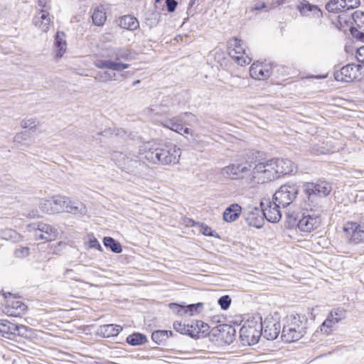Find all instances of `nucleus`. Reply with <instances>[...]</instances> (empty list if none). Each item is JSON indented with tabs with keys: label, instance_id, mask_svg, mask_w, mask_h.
<instances>
[{
	"label": "nucleus",
	"instance_id": "nucleus-37",
	"mask_svg": "<svg viewBox=\"0 0 364 364\" xmlns=\"http://www.w3.org/2000/svg\"><path fill=\"white\" fill-rule=\"evenodd\" d=\"M1 237L6 240L16 241L18 240L19 235L16 231L12 229H6L1 231Z\"/></svg>",
	"mask_w": 364,
	"mask_h": 364
},
{
	"label": "nucleus",
	"instance_id": "nucleus-23",
	"mask_svg": "<svg viewBox=\"0 0 364 364\" xmlns=\"http://www.w3.org/2000/svg\"><path fill=\"white\" fill-rule=\"evenodd\" d=\"M3 295L6 299L7 312L10 316L17 317L26 313L27 306L21 301L11 300V293H4Z\"/></svg>",
	"mask_w": 364,
	"mask_h": 364
},
{
	"label": "nucleus",
	"instance_id": "nucleus-58",
	"mask_svg": "<svg viewBox=\"0 0 364 364\" xmlns=\"http://www.w3.org/2000/svg\"><path fill=\"white\" fill-rule=\"evenodd\" d=\"M354 177L358 178L360 175H362L364 172L361 171H354Z\"/></svg>",
	"mask_w": 364,
	"mask_h": 364
},
{
	"label": "nucleus",
	"instance_id": "nucleus-24",
	"mask_svg": "<svg viewBox=\"0 0 364 364\" xmlns=\"http://www.w3.org/2000/svg\"><path fill=\"white\" fill-rule=\"evenodd\" d=\"M296 8L302 16H313L316 18H321L323 16L322 11L316 5L311 4L306 0L301 1Z\"/></svg>",
	"mask_w": 364,
	"mask_h": 364
},
{
	"label": "nucleus",
	"instance_id": "nucleus-35",
	"mask_svg": "<svg viewBox=\"0 0 364 364\" xmlns=\"http://www.w3.org/2000/svg\"><path fill=\"white\" fill-rule=\"evenodd\" d=\"M103 243L106 247L109 248L113 252L120 253L122 252L121 245L112 237H105Z\"/></svg>",
	"mask_w": 364,
	"mask_h": 364
},
{
	"label": "nucleus",
	"instance_id": "nucleus-22",
	"mask_svg": "<svg viewBox=\"0 0 364 364\" xmlns=\"http://www.w3.org/2000/svg\"><path fill=\"white\" fill-rule=\"evenodd\" d=\"M33 23L41 32H48L52 24L48 9L38 10L33 18Z\"/></svg>",
	"mask_w": 364,
	"mask_h": 364
},
{
	"label": "nucleus",
	"instance_id": "nucleus-48",
	"mask_svg": "<svg viewBox=\"0 0 364 364\" xmlns=\"http://www.w3.org/2000/svg\"><path fill=\"white\" fill-rule=\"evenodd\" d=\"M166 2L168 11L173 12L178 5V2L176 0H166Z\"/></svg>",
	"mask_w": 364,
	"mask_h": 364
},
{
	"label": "nucleus",
	"instance_id": "nucleus-27",
	"mask_svg": "<svg viewBox=\"0 0 364 364\" xmlns=\"http://www.w3.org/2000/svg\"><path fill=\"white\" fill-rule=\"evenodd\" d=\"M54 46L56 57H62L67 48V43L65 40V33L63 32H57L55 38Z\"/></svg>",
	"mask_w": 364,
	"mask_h": 364
},
{
	"label": "nucleus",
	"instance_id": "nucleus-50",
	"mask_svg": "<svg viewBox=\"0 0 364 364\" xmlns=\"http://www.w3.org/2000/svg\"><path fill=\"white\" fill-rule=\"evenodd\" d=\"M200 232L207 236H213V231L208 225H202L200 227Z\"/></svg>",
	"mask_w": 364,
	"mask_h": 364
},
{
	"label": "nucleus",
	"instance_id": "nucleus-47",
	"mask_svg": "<svg viewBox=\"0 0 364 364\" xmlns=\"http://www.w3.org/2000/svg\"><path fill=\"white\" fill-rule=\"evenodd\" d=\"M8 323H9L8 320H6V319L0 320V333L8 334V330L9 328L7 325Z\"/></svg>",
	"mask_w": 364,
	"mask_h": 364
},
{
	"label": "nucleus",
	"instance_id": "nucleus-32",
	"mask_svg": "<svg viewBox=\"0 0 364 364\" xmlns=\"http://www.w3.org/2000/svg\"><path fill=\"white\" fill-rule=\"evenodd\" d=\"M172 335V331H155L152 333L151 339L154 342L157 344H161L164 342L169 336Z\"/></svg>",
	"mask_w": 364,
	"mask_h": 364
},
{
	"label": "nucleus",
	"instance_id": "nucleus-5",
	"mask_svg": "<svg viewBox=\"0 0 364 364\" xmlns=\"http://www.w3.org/2000/svg\"><path fill=\"white\" fill-rule=\"evenodd\" d=\"M262 325L259 319L255 318L247 320L242 326L240 331V337L244 346H252L256 344L262 332Z\"/></svg>",
	"mask_w": 364,
	"mask_h": 364
},
{
	"label": "nucleus",
	"instance_id": "nucleus-16",
	"mask_svg": "<svg viewBox=\"0 0 364 364\" xmlns=\"http://www.w3.org/2000/svg\"><path fill=\"white\" fill-rule=\"evenodd\" d=\"M262 212L264 219L266 218L270 223H277L282 218V213L279 210L281 205L277 202L265 200L260 203Z\"/></svg>",
	"mask_w": 364,
	"mask_h": 364
},
{
	"label": "nucleus",
	"instance_id": "nucleus-45",
	"mask_svg": "<svg viewBox=\"0 0 364 364\" xmlns=\"http://www.w3.org/2000/svg\"><path fill=\"white\" fill-rule=\"evenodd\" d=\"M28 136L26 132H21L17 133L14 137V142L21 144L26 141Z\"/></svg>",
	"mask_w": 364,
	"mask_h": 364
},
{
	"label": "nucleus",
	"instance_id": "nucleus-53",
	"mask_svg": "<svg viewBox=\"0 0 364 364\" xmlns=\"http://www.w3.org/2000/svg\"><path fill=\"white\" fill-rule=\"evenodd\" d=\"M38 10L48 9L50 6H48V0H38Z\"/></svg>",
	"mask_w": 364,
	"mask_h": 364
},
{
	"label": "nucleus",
	"instance_id": "nucleus-2",
	"mask_svg": "<svg viewBox=\"0 0 364 364\" xmlns=\"http://www.w3.org/2000/svg\"><path fill=\"white\" fill-rule=\"evenodd\" d=\"M105 56L107 60L97 59L94 62L95 67L100 69H109L121 71L129 68V64L124 63L122 60L131 59V51L127 48H112L107 49Z\"/></svg>",
	"mask_w": 364,
	"mask_h": 364
},
{
	"label": "nucleus",
	"instance_id": "nucleus-3",
	"mask_svg": "<svg viewBox=\"0 0 364 364\" xmlns=\"http://www.w3.org/2000/svg\"><path fill=\"white\" fill-rule=\"evenodd\" d=\"M307 318L301 314H291L284 318L282 339L291 343L300 340L306 333Z\"/></svg>",
	"mask_w": 364,
	"mask_h": 364
},
{
	"label": "nucleus",
	"instance_id": "nucleus-44",
	"mask_svg": "<svg viewBox=\"0 0 364 364\" xmlns=\"http://www.w3.org/2000/svg\"><path fill=\"white\" fill-rule=\"evenodd\" d=\"M15 256L18 258H23L28 255L29 248L26 247H21L15 250Z\"/></svg>",
	"mask_w": 364,
	"mask_h": 364
},
{
	"label": "nucleus",
	"instance_id": "nucleus-18",
	"mask_svg": "<svg viewBox=\"0 0 364 364\" xmlns=\"http://www.w3.org/2000/svg\"><path fill=\"white\" fill-rule=\"evenodd\" d=\"M272 68L271 64L266 62L257 61L250 68V76L257 80H264L272 75Z\"/></svg>",
	"mask_w": 364,
	"mask_h": 364
},
{
	"label": "nucleus",
	"instance_id": "nucleus-15",
	"mask_svg": "<svg viewBox=\"0 0 364 364\" xmlns=\"http://www.w3.org/2000/svg\"><path fill=\"white\" fill-rule=\"evenodd\" d=\"M258 319L262 325V336L269 341L276 339L280 333V323L273 317H267L263 321L261 318Z\"/></svg>",
	"mask_w": 364,
	"mask_h": 364
},
{
	"label": "nucleus",
	"instance_id": "nucleus-21",
	"mask_svg": "<svg viewBox=\"0 0 364 364\" xmlns=\"http://www.w3.org/2000/svg\"><path fill=\"white\" fill-rule=\"evenodd\" d=\"M194 116L191 112H184L171 119H167L161 122V124L175 132L182 133V124H186V118H193Z\"/></svg>",
	"mask_w": 364,
	"mask_h": 364
},
{
	"label": "nucleus",
	"instance_id": "nucleus-12",
	"mask_svg": "<svg viewBox=\"0 0 364 364\" xmlns=\"http://www.w3.org/2000/svg\"><path fill=\"white\" fill-rule=\"evenodd\" d=\"M343 230L345 233V237L348 244L358 245L364 241V225L357 223H346Z\"/></svg>",
	"mask_w": 364,
	"mask_h": 364
},
{
	"label": "nucleus",
	"instance_id": "nucleus-34",
	"mask_svg": "<svg viewBox=\"0 0 364 364\" xmlns=\"http://www.w3.org/2000/svg\"><path fill=\"white\" fill-rule=\"evenodd\" d=\"M146 336L140 333H134L127 338V342L132 346L141 345L146 343Z\"/></svg>",
	"mask_w": 364,
	"mask_h": 364
},
{
	"label": "nucleus",
	"instance_id": "nucleus-43",
	"mask_svg": "<svg viewBox=\"0 0 364 364\" xmlns=\"http://www.w3.org/2000/svg\"><path fill=\"white\" fill-rule=\"evenodd\" d=\"M170 309L180 316L184 315L185 305H180L174 303L169 304Z\"/></svg>",
	"mask_w": 364,
	"mask_h": 364
},
{
	"label": "nucleus",
	"instance_id": "nucleus-52",
	"mask_svg": "<svg viewBox=\"0 0 364 364\" xmlns=\"http://www.w3.org/2000/svg\"><path fill=\"white\" fill-rule=\"evenodd\" d=\"M9 326L8 334L16 335V332L17 331L18 326L17 324L13 323L9 321L7 324Z\"/></svg>",
	"mask_w": 364,
	"mask_h": 364
},
{
	"label": "nucleus",
	"instance_id": "nucleus-4",
	"mask_svg": "<svg viewBox=\"0 0 364 364\" xmlns=\"http://www.w3.org/2000/svg\"><path fill=\"white\" fill-rule=\"evenodd\" d=\"M144 154L145 159L151 163L170 165L178 163L181 152L176 145L166 144L163 147L149 148Z\"/></svg>",
	"mask_w": 364,
	"mask_h": 364
},
{
	"label": "nucleus",
	"instance_id": "nucleus-20",
	"mask_svg": "<svg viewBox=\"0 0 364 364\" xmlns=\"http://www.w3.org/2000/svg\"><path fill=\"white\" fill-rule=\"evenodd\" d=\"M274 169L277 178L282 175L291 174L296 171L297 166L288 159H272Z\"/></svg>",
	"mask_w": 364,
	"mask_h": 364
},
{
	"label": "nucleus",
	"instance_id": "nucleus-30",
	"mask_svg": "<svg viewBox=\"0 0 364 364\" xmlns=\"http://www.w3.org/2000/svg\"><path fill=\"white\" fill-rule=\"evenodd\" d=\"M345 0H330L326 4V9L328 12L338 13L346 9Z\"/></svg>",
	"mask_w": 364,
	"mask_h": 364
},
{
	"label": "nucleus",
	"instance_id": "nucleus-51",
	"mask_svg": "<svg viewBox=\"0 0 364 364\" xmlns=\"http://www.w3.org/2000/svg\"><path fill=\"white\" fill-rule=\"evenodd\" d=\"M89 245L90 248H96L100 250H102V246L97 241L96 238L90 239L89 242Z\"/></svg>",
	"mask_w": 364,
	"mask_h": 364
},
{
	"label": "nucleus",
	"instance_id": "nucleus-62",
	"mask_svg": "<svg viewBox=\"0 0 364 364\" xmlns=\"http://www.w3.org/2000/svg\"><path fill=\"white\" fill-rule=\"evenodd\" d=\"M362 19V22L364 23V18H361Z\"/></svg>",
	"mask_w": 364,
	"mask_h": 364
},
{
	"label": "nucleus",
	"instance_id": "nucleus-25",
	"mask_svg": "<svg viewBox=\"0 0 364 364\" xmlns=\"http://www.w3.org/2000/svg\"><path fill=\"white\" fill-rule=\"evenodd\" d=\"M236 331L230 325H223L220 326L218 336L226 344H230L233 342L235 337Z\"/></svg>",
	"mask_w": 364,
	"mask_h": 364
},
{
	"label": "nucleus",
	"instance_id": "nucleus-17",
	"mask_svg": "<svg viewBox=\"0 0 364 364\" xmlns=\"http://www.w3.org/2000/svg\"><path fill=\"white\" fill-rule=\"evenodd\" d=\"M243 217L250 226L261 228L264 225V219L262 208L248 205L244 209Z\"/></svg>",
	"mask_w": 364,
	"mask_h": 364
},
{
	"label": "nucleus",
	"instance_id": "nucleus-28",
	"mask_svg": "<svg viewBox=\"0 0 364 364\" xmlns=\"http://www.w3.org/2000/svg\"><path fill=\"white\" fill-rule=\"evenodd\" d=\"M119 26L124 29L134 31L138 28L139 24L137 19L130 15L124 16L119 21Z\"/></svg>",
	"mask_w": 364,
	"mask_h": 364
},
{
	"label": "nucleus",
	"instance_id": "nucleus-54",
	"mask_svg": "<svg viewBox=\"0 0 364 364\" xmlns=\"http://www.w3.org/2000/svg\"><path fill=\"white\" fill-rule=\"evenodd\" d=\"M353 17L354 19H356V18H364V12H362V11H355L353 14Z\"/></svg>",
	"mask_w": 364,
	"mask_h": 364
},
{
	"label": "nucleus",
	"instance_id": "nucleus-31",
	"mask_svg": "<svg viewBox=\"0 0 364 364\" xmlns=\"http://www.w3.org/2000/svg\"><path fill=\"white\" fill-rule=\"evenodd\" d=\"M92 18L95 25L97 26L104 25L107 19L105 9L102 7H97L96 9H95L92 16Z\"/></svg>",
	"mask_w": 364,
	"mask_h": 364
},
{
	"label": "nucleus",
	"instance_id": "nucleus-26",
	"mask_svg": "<svg viewBox=\"0 0 364 364\" xmlns=\"http://www.w3.org/2000/svg\"><path fill=\"white\" fill-rule=\"evenodd\" d=\"M242 208L237 203H234L228 207L223 213V220L231 223L235 221L240 216Z\"/></svg>",
	"mask_w": 364,
	"mask_h": 364
},
{
	"label": "nucleus",
	"instance_id": "nucleus-29",
	"mask_svg": "<svg viewBox=\"0 0 364 364\" xmlns=\"http://www.w3.org/2000/svg\"><path fill=\"white\" fill-rule=\"evenodd\" d=\"M100 331L105 337L116 336L122 331V327L119 325L108 324L101 326Z\"/></svg>",
	"mask_w": 364,
	"mask_h": 364
},
{
	"label": "nucleus",
	"instance_id": "nucleus-14",
	"mask_svg": "<svg viewBox=\"0 0 364 364\" xmlns=\"http://www.w3.org/2000/svg\"><path fill=\"white\" fill-rule=\"evenodd\" d=\"M311 213L304 215L297 223V227L300 231L304 232H310L317 229L321 223V219L319 213L313 212V209L310 208Z\"/></svg>",
	"mask_w": 364,
	"mask_h": 364
},
{
	"label": "nucleus",
	"instance_id": "nucleus-61",
	"mask_svg": "<svg viewBox=\"0 0 364 364\" xmlns=\"http://www.w3.org/2000/svg\"><path fill=\"white\" fill-rule=\"evenodd\" d=\"M296 219L294 218V224L293 225H294L296 223Z\"/></svg>",
	"mask_w": 364,
	"mask_h": 364
},
{
	"label": "nucleus",
	"instance_id": "nucleus-57",
	"mask_svg": "<svg viewBox=\"0 0 364 364\" xmlns=\"http://www.w3.org/2000/svg\"><path fill=\"white\" fill-rule=\"evenodd\" d=\"M192 132L191 129H190L189 128H184L183 126L182 125V133H179L181 135H185V134H189Z\"/></svg>",
	"mask_w": 364,
	"mask_h": 364
},
{
	"label": "nucleus",
	"instance_id": "nucleus-36",
	"mask_svg": "<svg viewBox=\"0 0 364 364\" xmlns=\"http://www.w3.org/2000/svg\"><path fill=\"white\" fill-rule=\"evenodd\" d=\"M174 329L181 333V334H187L192 337L194 336V334L193 333L192 331V326H190L189 325H185L179 322H175L173 323Z\"/></svg>",
	"mask_w": 364,
	"mask_h": 364
},
{
	"label": "nucleus",
	"instance_id": "nucleus-56",
	"mask_svg": "<svg viewBox=\"0 0 364 364\" xmlns=\"http://www.w3.org/2000/svg\"><path fill=\"white\" fill-rule=\"evenodd\" d=\"M356 34H354L353 33V36L357 38L358 39H359L360 41L364 42V33H362V32H360L358 31H356Z\"/></svg>",
	"mask_w": 364,
	"mask_h": 364
},
{
	"label": "nucleus",
	"instance_id": "nucleus-42",
	"mask_svg": "<svg viewBox=\"0 0 364 364\" xmlns=\"http://www.w3.org/2000/svg\"><path fill=\"white\" fill-rule=\"evenodd\" d=\"M231 304V299L228 295L221 296L218 299V304L223 310H227Z\"/></svg>",
	"mask_w": 364,
	"mask_h": 364
},
{
	"label": "nucleus",
	"instance_id": "nucleus-38",
	"mask_svg": "<svg viewBox=\"0 0 364 364\" xmlns=\"http://www.w3.org/2000/svg\"><path fill=\"white\" fill-rule=\"evenodd\" d=\"M38 122L35 118L24 119L21 122V126L23 129L33 130L36 128Z\"/></svg>",
	"mask_w": 364,
	"mask_h": 364
},
{
	"label": "nucleus",
	"instance_id": "nucleus-60",
	"mask_svg": "<svg viewBox=\"0 0 364 364\" xmlns=\"http://www.w3.org/2000/svg\"><path fill=\"white\" fill-rule=\"evenodd\" d=\"M282 3H283V0H281L279 1V4H282Z\"/></svg>",
	"mask_w": 364,
	"mask_h": 364
},
{
	"label": "nucleus",
	"instance_id": "nucleus-41",
	"mask_svg": "<svg viewBox=\"0 0 364 364\" xmlns=\"http://www.w3.org/2000/svg\"><path fill=\"white\" fill-rule=\"evenodd\" d=\"M148 112L150 114H164L166 113V107L162 105H154L148 109Z\"/></svg>",
	"mask_w": 364,
	"mask_h": 364
},
{
	"label": "nucleus",
	"instance_id": "nucleus-19",
	"mask_svg": "<svg viewBox=\"0 0 364 364\" xmlns=\"http://www.w3.org/2000/svg\"><path fill=\"white\" fill-rule=\"evenodd\" d=\"M346 317V311L343 309H336L331 311L326 319L321 326V331L328 335L333 326Z\"/></svg>",
	"mask_w": 364,
	"mask_h": 364
},
{
	"label": "nucleus",
	"instance_id": "nucleus-6",
	"mask_svg": "<svg viewBox=\"0 0 364 364\" xmlns=\"http://www.w3.org/2000/svg\"><path fill=\"white\" fill-rule=\"evenodd\" d=\"M250 173L253 181L257 183H264L277 178L271 159L260 162L253 168L251 167Z\"/></svg>",
	"mask_w": 364,
	"mask_h": 364
},
{
	"label": "nucleus",
	"instance_id": "nucleus-11",
	"mask_svg": "<svg viewBox=\"0 0 364 364\" xmlns=\"http://www.w3.org/2000/svg\"><path fill=\"white\" fill-rule=\"evenodd\" d=\"M304 188L308 200L311 202L317 197L328 196L332 190L331 184L326 181L305 183L304 184Z\"/></svg>",
	"mask_w": 364,
	"mask_h": 364
},
{
	"label": "nucleus",
	"instance_id": "nucleus-49",
	"mask_svg": "<svg viewBox=\"0 0 364 364\" xmlns=\"http://www.w3.org/2000/svg\"><path fill=\"white\" fill-rule=\"evenodd\" d=\"M356 58L359 63L364 64V46L357 49Z\"/></svg>",
	"mask_w": 364,
	"mask_h": 364
},
{
	"label": "nucleus",
	"instance_id": "nucleus-13",
	"mask_svg": "<svg viewBox=\"0 0 364 364\" xmlns=\"http://www.w3.org/2000/svg\"><path fill=\"white\" fill-rule=\"evenodd\" d=\"M361 66L355 63H348L334 73V78L337 81L351 82L358 79Z\"/></svg>",
	"mask_w": 364,
	"mask_h": 364
},
{
	"label": "nucleus",
	"instance_id": "nucleus-1",
	"mask_svg": "<svg viewBox=\"0 0 364 364\" xmlns=\"http://www.w3.org/2000/svg\"><path fill=\"white\" fill-rule=\"evenodd\" d=\"M41 212L46 214H53L67 212L72 214L85 215L86 206L80 202H72L69 198L62 196H55L50 199H42L39 203Z\"/></svg>",
	"mask_w": 364,
	"mask_h": 364
},
{
	"label": "nucleus",
	"instance_id": "nucleus-39",
	"mask_svg": "<svg viewBox=\"0 0 364 364\" xmlns=\"http://www.w3.org/2000/svg\"><path fill=\"white\" fill-rule=\"evenodd\" d=\"M115 75H116L115 73L111 74L107 71H105L104 73L100 72L97 74L95 79L97 80H98L99 82H105L107 81L114 80Z\"/></svg>",
	"mask_w": 364,
	"mask_h": 364
},
{
	"label": "nucleus",
	"instance_id": "nucleus-7",
	"mask_svg": "<svg viewBox=\"0 0 364 364\" xmlns=\"http://www.w3.org/2000/svg\"><path fill=\"white\" fill-rule=\"evenodd\" d=\"M228 50L231 58L239 65L244 66L251 63L252 57L244 48L241 40L237 38L230 39L228 42Z\"/></svg>",
	"mask_w": 364,
	"mask_h": 364
},
{
	"label": "nucleus",
	"instance_id": "nucleus-55",
	"mask_svg": "<svg viewBox=\"0 0 364 364\" xmlns=\"http://www.w3.org/2000/svg\"><path fill=\"white\" fill-rule=\"evenodd\" d=\"M266 7V4L264 2L261 3H257L255 6L253 7V9L255 10H259L261 9H264Z\"/></svg>",
	"mask_w": 364,
	"mask_h": 364
},
{
	"label": "nucleus",
	"instance_id": "nucleus-10",
	"mask_svg": "<svg viewBox=\"0 0 364 364\" xmlns=\"http://www.w3.org/2000/svg\"><path fill=\"white\" fill-rule=\"evenodd\" d=\"M29 230L33 232V236L36 240L52 242L55 240L59 235L58 230L50 225L37 223L29 226Z\"/></svg>",
	"mask_w": 364,
	"mask_h": 364
},
{
	"label": "nucleus",
	"instance_id": "nucleus-8",
	"mask_svg": "<svg viewBox=\"0 0 364 364\" xmlns=\"http://www.w3.org/2000/svg\"><path fill=\"white\" fill-rule=\"evenodd\" d=\"M299 193V187L293 183H287L282 186L273 196V200L283 208L287 207L296 199Z\"/></svg>",
	"mask_w": 364,
	"mask_h": 364
},
{
	"label": "nucleus",
	"instance_id": "nucleus-9",
	"mask_svg": "<svg viewBox=\"0 0 364 364\" xmlns=\"http://www.w3.org/2000/svg\"><path fill=\"white\" fill-rule=\"evenodd\" d=\"M251 171V164L247 161H242L237 164H231L220 169V174L223 178L230 180H240Z\"/></svg>",
	"mask_w": 364,
	"mask_h": 364
},
{
	"label": "nucleus",
	"instance_id": "nucleus-59",
	"mask_svg": "<svg viewBox=\"0 0 364 364\" xmlns=\"http://www.w3.org/2000/svg\"><path fill=\"white\" fill-rule=\"evenodd\" d=\"M32 217L35 218V217H38V214H36V213H33L32 215Z\"/></svg>",
	"mask_w": 364,
	"mask_h": 364
},
{
	"label": "nucleus",
	"instance_id": "nucleus-33",
	"mask_svg": "<svg viewBox=\"0 0 364 364\" xmlns=\"http://www.w3.org/2000/svg\"><path fill=\"white\" fill-rule=\"evenodd\" d=\"M204 308L203 303L199 302L193 304L185 305L184 315L190 316L200 314Z\"/></svg>",
	"mask_w": 364,
	"mask_h": 364
},
{
	"label": "nucleus",
	"instance_id": "nucleus-40",
	"mask_svg": "<svg viewBox=\"0 0 364 364\" xmlns=\"http://www.w3.org/2000/svg\"><path fill=\"white\" fill-rule=\"evenodd\" d=\"M16 335L24 338H30L32 335L31 329L23 325H18Z\"/></svg>",
	"mask_w": 364,
	"mask_h": 364
},
{
	"label": "nucleus",
	"instance_id": "nucleus-46",
	"mask_svg": "<svg viewBox=\"0 0 364 364\" xmlns=\"http://www.w3.org/2000/svg\"><path fill=\"white\" fill-rule=\"evenodd\" d=\"M345 3L346 4V9L349 10L358 7L360 4V0H345Z\"/></svg>",
	"mask_w": 364,
	"mask_h": 364
}]
</instances>
